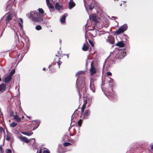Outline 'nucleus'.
Returning a JSON list of instances; mask_svg holds the SVG:
<instances>
[{
	"mask_svg": "<svg viewBox=\"0 0 153 153\" xmlns=\"http://www.w3.org/2000/svg\"><path fill=\"white\" fill-rule=\"evenodd\" d=\"M13 18V15L12 13H7L3 17V18L5 19V21L6 24V26H8L12 29H13L15 32L14 37L16 39H19V35L20 36V32L17 31L16 32L13 28L14 24L11 21Z\"/></svg>",
	"mask_w": 153,
	"mask_h": 153,
	"instance_id": "1",
	"label": "nucleus"
},
{
	"mask_svg": "<svg viewBox=\"0 0 153 153\" xmlns=\"http://www.w3.org/2000/svg\"><path fill=\"white\" fill-rule=\"evenodd\" d=\"M86 31L87 30H86ZM86 34H88V32H87V31H86Z\"/></svg>",
	"mask_w": 153,
	"mask_h": 153,
	"instance_id": "60",
	"label": "nucleus"
},
{
	"mask_svg": "<svg viewBox=\"0 0 153 153\" xmlns=\"http://www.w3.org/2000/svg\"><path fill=\"white\" fill-rule=\"evenodd\" d=\"M43 71H45V68H43Z\"/></svg>",
	"mask_w": 153,
	"mask_h": 153,
	"instance_id": "57",
	"label": "nucleus"
},
{
	"mask_svg": "<svg viewBox=\"0 0 153 153\" xmlns=\"http://www.w3.org/2000/svg\"><path fill=\"white\" fill-rule=\"evenodd\" d=\"M122 5V4H120V6H121Z\"/></svg>",
	"mask_w": 153,
	"mask_h": 153,
	"instance_id": "64",
	"label": "nucleus"
},
{
	"mask_svg": "<svg viewBox=\"0 0 153 153\" xmlns=\"http://www.w3.org/2000/svg\"><path fill=\"white\" fill-rule=\"evenodd\" d=\"M38 128L37 126H35L33 128L32 130L33 131L35 130L36 128Z\"/></svg>",
	"mask_w": 153,
	"mask_h": 153,
	"instance_id": "51",
	"label": "nucleus"
},
{
	"mask_svg": "<svg viewBox=\"0 0 153 153\" xmlns=\"http://www.w3.org/2000/svg\"><path fill=\"white\" fill-rule=\"evenodd\" d=\"M15 69H13L12 71L10 72V74L9 75L10 76H12V75L15 73Z\"/></svg>",
	"mask_w": 153,
	"mask_h": 153,
	"instance_id": "29",
	"label": "nucleus"
},
{
	"mask_svg": "<svg viewBox=\"0 0 153 153\" xmlns=\"http://www.w3.org/2000/svg\"><path fill=\"white\" fill-rule=\"evenodd\" d=\"M151 149L153 150V145H152L151 146Z\"/></svg>",
	"mask_w": 153,
	"mask_h": 153,
	"instance_id": "55",
	"label": "nucleus"
},
{
	"mask_svg": "<svg viewBox=\"0 0 153 153\" xmlns=\"http://www.w3.org/2000/svg\"><path fill=\"white\" fill-rule=\"evenodd\" d=\"M89 9L90 10H92L94 7V6L92 5L91 3H90L89 5Z\"/></svg>",
	"mask_w": 153,
	"mask_h": 153,
	"instance_id": "31",
	"label": "nucleus"
},
{
	"mask_svg": "<svg viewBox=\"0 0 153 153\" xmlns=\"http://www.w3.org/2000/svg\"><path fill=\"white\" fill-rule=\"evenodd\" d=\"M87 102H88L89 101V105L91 104L92 102V100L91 99H89V100L88 99V100H87Z\"/></svg>",
	"mask_w": 153,
	"mask_h": 153,
	"instance_id": "47",
	"label": "nucleus"
},
{
	"mask_svg": "<svg viewBox=\"0 0 153 153\" xmlns=\"http://www.w3.org/2000/svg\"><path fill=\"white\" fill-rule=\"evenodd\" d=\"M125 45V43L123 42H119L115 44L116 46H118L121 48L123 47Z\"/></svg>",
	"mask_w": 153,
	"mask_h": 153,
	"instance_id": "15",
	"label": "nucleus"
},
{
	"mask_svg": "<svg viewBox=\"0 0 153 153\" xmlns=\"http://www.w3.org/2000/svg\"><path fill=\"white\" fill-rule=\"evenodd\" d=\"M56 57H58V59H59V61L57 62V63L58 64V65L59 66V68H60V65L61 64V61L60 60V59H61V58L60 57L61 56V54L58 51V54L56 55Z\"/></svg>",
	"mask_w": 153,
	"mask_h": 153,
	"instance_id": "12",
	"label": "nucleus"
},
{
	"mask_svg": "<svg viewBox=\"0 0 153 153\" xmlns=\"http://www.w3.org/2000/svg\"><path fill=\"white\" fill-rule=\"evenodd\" d=\"M49 8L50 10V12L51 13L53 11L54 7L52 5H49V6L48 7Z\"/></svg>",
	"mask_w": 153,
	"mask_h": 153,
	"instance_id": "24",
	"label": "nucleus"
},
{
	"mask_svg": "<svg viewBox=\"0 0 153 153\" xmlns=\"http://www.w3.org/2000/svg\"><path fill=\"white\" fill-rule=\"evenodd\" d=\"M18 138L21 140L26 143H28L30 142V140H28L27 138L26 137L19 136L18 137Z\"/></svg>",
	"mask_w": 153,
	"mask_h": 153,
	"instance_id": "7",
	"label": "nucleus"
},
{
	"mask_svg": "<svg viewBox=\"0 0 153 153\" xmlns=\"http://www.w3.org/2000/svg\"><path fill=\"white\" fill-rule=\"evenodd\" d=\"M42 149L40 148L39 149V151L38 153H42Z\"/></svg>",
	"mask_w": 153,
	"mask_h": 153,
	"instance_id": "52",
	"label": "nucleus"
},
{
	"mask_svg": "<svg viewBox=\"0 0 153 153\" xmlns=\"http://www.w3.org/2000/svg\"><path fill=\"white\" fill-rule=\"evenodd\" d=\"M10 4H7V6H6V8L7 9H10Z\"/></svg>",
	"mask_w": 153,
	"mask_h": 153,
	"instance_id": "45",
	"label": "nucleus"
},
{
	"mask_svg": "<svg viewBox=\"0 0 153 153\" xmlns=\"http://www.w3.org/2000/svg\"><path fill=\"white\" fill-rule=\"evenodd\" d=\"M30 140V142H31V143H33V144H34L35 142V140L33 138H32L30 140Z\"/></svg>",
	"mask_w": 153,
	"mask_h": 153,
	"instance_id": "34",
	"label": "nucleus"
},
{
	"mask_svg": "<svg viewBox=\"0 0 153 153\" xmlns=\"http://www.w3.org/2000/svg\"><path fill=\"white\" fill-rule=\"evenodd\" d=\"M0 150L1 152H4V150L3 149V148L1 147V146L0 147Z\"/></svg>",
	"mask_w": 153,
	"mask_h": 153,
	"instance_id": "49",
	"label": "nucleus"
},
{
	"mask_svg": "<svg viewBox=\"0 0 153 153\" xmlns=\"http://www.w3.org/2000/svg\"><path fill=\"white\" fill-rule=\"evenodd\" d=\"M52 1V0H46V2L47 5L48 7L49 6V5H52L50 3V1Z\"/></svg>",
	"mask_w": 153,
	"mask_h": 153,
	"instance_id": "32",
	"label": "nucleus"
},
{
	"mask_svg": "<svg viewBox=\"0 0 153 153\" xmlns=\"http://www.w3.org/2000/svg\"><path fill=\"white\" fill-rule=\"evenodd\" d=\"M91 32L89 33L91 34V36L93 37H95L97 35V30L94 28L93 30H91Z\"/></svg>",
	"mask_w": 153,
	"mask_h": 153,
	"instance_id": "8",
	"label": "nucleus"
},
{
	"mask_svg": "<svg viewBox=\"0 0 153 153\" xmlns=\"http://www.w3.org/2000/svg\"><path fill=\"white\" fill-rule=\"evenodd\" d=\"M87 103V102L85 101V102L84 103V104L83 105L82 107L85 108L86 106V104Z\"/></svg>",
	"mask_w": 153,
	"mask_h": 153,
	"instance_id": "50",
	"label": "nucleus"
},
{
	"mask_svg": "<svg viewBox=\"0 0 153 153\" xmlns=\"http://www.w3.org/2000/svg\"><path fill=\"white\" fill-rule=\"evenodd\" d=\"M51 66V65H50L49 66H48V68H50V67Z\"/></svg>",
	"mask_w": 153,
	"mask_h": 153,
	"instance_id": "62",
	"label": "nucleus"
},
{
	"mask_svg": "<svg viewBox=\"0 0 153 153\" xmlns=\"http://www.w3.org/2000/svg\"><path fill=\"white\" fill-rule=\"evenodd\" d=\"M77 90L78 91V92H79V97H80V93H79V90L78 89V88H77Z\"/></svg>",
	"mask_w": 153,
	"mask_h": 153,
	"instance_id": "54",
	"label": "nucleus"
},
{
	"mask_svg": "<svg viewBox=\"0 0 153 153\" xmlns=\"http://www.w3.org/2000/svg\"><path fill=\"white\" fill-rule=\"evenodd\" d=\"M0 131L1 132L5 133V131L3 128L1 127H0Z\"/></svg>",
	"mask_w": 153,
	"mask_h": 153,
	"instance_id": "36",
	"label": "nucleus"
},
{
	"mask_svg": "<svg viewBox=\"0 0 153 153\" xmlns=\"http://www.w3.org/2000/svg\"><path fill=\"white\" fill-rule=\"evenodd\" d=\"M11 150L10 149H8L7 150L6 153H11Z\"/></svg>",
	"mask_w": 153,
	"mask_h": 153,
	"instance_id": "48",
	"label": "nucleus"
},
{
	"mask_svg": "<svg viewBox=\"0 0 153 153\" xmlns=\"http://www.w3.org/2000/svg\"><path fill=\"white\" fill-rule=\"evenodd\" d=\"M14 113V112L13 111H11L10 115V116L11 117H13V116L14 117V116L13 115Z\"/></svg>",
	"mask_w": 153,
	"mask_h": 153,
	"instance_id": "46",
	"label": "nucleus"
},
{
	"mask_svg": "<svg viewBox=\"0 0 153 153\" xmlns=\"http://www.w3.org/2000/svg\"><path fill=\"white\" fill-rule=\"evenodd\" d=\"M35 121H36V124H35V126H37L38 127L39 126L40 122L39 120H35Z\"/></svg>",
	"mask_w": 153,
	"mask_h": 153,
	"instance_id": "25",
	"label": "nucleus"
},
{
	"mask_svg": "<svg viewBox=\"0 0 153 153\" xmlns=\"http://www.w3.org/2000/svg\"><path fill=\"white\" fill-rule=\"evenodd\" d=\"M20 20L22 24L23 23V20L22 18H20Z\"/></svg>",
	"mask_w": 153,
	"mask_h": 153,
	"instance_id": "53",
	"label": "nucleus"
},
{
	"mask_svg": "<svg viewBox=\"0 0 153 153\" xmlns=\"http://www.w3.org/2000/svg\"><path fill=\"white\" fill-rule=\"evenodd\" d=\"M78 78H77V80H76V88H77L78 87V86L77 85V81L78 80Z\"/></svg>",
	"mask_w": 153,
	"mask_h": 153,
	"instance_id": "56",
	"label": "nucleus"
},
{
	"mask_svg": "<svg viewBox=\"0 0 153 153\" xmlns=\"http://www.w3.org/2000/svg\"><path fill=\"white\" fill-rule=\"evenodd\" d=\"M106 75L107 76H111L112 75L111 73L110 72H108L106 73Z\"/></svg>",
	"mask_w": 153,
	"mask_h": 153,
	"instance_id": "38",
	"label": "nucleus"
},
{
	"mask_svg": "<svg viewBox=\"0 0 153 153\" xmlns=\"http://www.w3.org/2000/svg\"><path fill=\"white\" fill-rule=\"evenodd\" d=\"M89 42L90 44L91 45V46L92 47H93L94 46V44L93 43V42L92 41H91L89 40Z\"/></svg>",
	"mask_w": 153,
	"mask_h": 153,
	"instance_id": "37",
	"label": "nucleus"
},
{
	"mask_svg": "<svg viewBox=\"0 0 153 153\" xmlns=\"http://www.w3.org/2000/svg\"><path fill=\"white\" fill-rule=\"evenodd\" d=\"M85 71H80L78 72L76 74V76L77 77L79 75L83 74H85Z\"/></svg>",
	"mask_w": 153,
	"mask_h": 153,
	"instance_id": "22",
	"label": "nucleus"
},
{
	"mask_svg": "<svg viewBox=\"0 0 153 153\" xmlns=\"http://www.w3.org/2000/svg\"><path fill=\"white\" fill-rule=\"evenodd\" d=\"M36 29L38 30H39L42 29V27L40 25H37L36 27Z\"/></svg>",
	"mask_w": 153,
	"mask_h": 153,
	"instance_id": "27",
	"label": "nucleus"
},
{
	"mask_svg": "<svg viewBox=\"0 0 153 153\" xmlns=\"http://www.w3.org/2000/svg\"><path fill=\"white\" fill-rule=\"evenodd\" d=\"M21 133L22 134L27 136H30L31 135H32L33 133V132L31 131H30V132H24L22 131L21 132Z\"/></svg>",
	"mask_w": 153,
	"mask_h": 153,
	"instance_id": "20",
	"label": "nucleus"
},
{
	"mask_svg": "<svg viewBox=\"0 0 153 153\" xmlns=\"http://www.w3.org/2000/svg\"><path fill=\"white\" fill-rule=\"evenodd\" d=\"M90 88L91 90L93 92H95V88L94 84L92 83L91 80L90 84Z\"/></svg>",
	"mask_w": 153,
	"mask_h": 153,
	"instance_id": "16",
	"label": "nucleus"
},
{
	"mask_svg": "<svg viewBox=\"0 0 153 153\" xmlns=\"http://www.w3.org/2000/svg\"><path fill=\"white\" fill-rule=\"evenodd\" d=\"M66 55H67V56L68 57V58H69V55L67 54Z\"/></svg>",
	"mask_w": 153,
	"mask_h": 153,
	"instance_id": "58",
	"label": "nucleus"
},
{
	"mask_svg": "<svg viewBox=\"0 0 153 153\" xmlns=\"http://www.w3.org/2000/svg\"><path fill=\"white\" fill-rule=\"evenodd\" d=\"M94 64V62L93 61H92V62H91V68L90 69V71L91 72V75H93L95 74L96 72L95 68L93 65Z\"/></svg>",
	"mask_w": 153,
	"mask_h": 153,
	"instance_id": "6",
	"label": "nucleus"
},
{
	"mask_svg": "<svg viewBox=\"0 0 153 153\" xmlns=\"http://www.w3.org/2000/svg\"><path fill=\"white\" fill-rule=\"evenodd\" d=\"M109 78L110 79V80L108 81V83H109L113 84L114 82V80L113 79L109 77Z\"/></svg>",
	"mask_w": 153,
	"mask_h": 153,
	"instance_id": "26",
	"label": "nucleus"
},
{
	"mask_svg": "<svg viewBox=\"0 0 153 153\" xmlns=\"http://www.w3.org/2000/svg\"><path fill=\"white\" fill-rule=\"evenodd\" d=\"M43 153H50L49 150H45L43 151Z\"/></svg>",
	"mask_w": 153,
	"mask_h": 153,
	"instance_id": "44",
	"label": "nucleus"
},
{
	"mask_svg": "<svg viewBox=\"0 0 153 153\" xmlns=\"http://www.w3.org/2000/svg\"><path fill=\"white\" fill-rule=\"evenodd\" d=\"M22 23H20V22L19 23V25L21 27V30H22V29H23L22 27Z\"/></svg>",
	"mask_w": 153,
	"mask_h": 153,
	"instance_id": "40",
	"label": "nucleus"
},
{
	"mask_svg": "<svg viewBox=\"0 0 153 153\" xmlns=\"http://www.w3.org/2000/svg\"><path fill=\"white\" fill-rule=\"evenodd\" d=\"M128 28V25L126 24H124L121 26L119 29L116 31V33L117 34H120L126 31Z\"/></svg>",
	"mask_w": 153,
	"mask_h": 153,
	"instance_id": "4",
	"label": "nucleus"
},
{
	"mask_svg": "<svg viewBox=\"0 0 153 153\" xmlns=\"http://www.w3.org/2000/svg\"><path fill=\"white\" fill-rule=\"evenodd\" d=\"M82 123V120L80 119L78 122V124L79 126H81Z\"/></svg>",
	"mask_w": 153,
	"mask_h": 153,
	"instance_id": "39",
	"label": "nucleus"
},
{
	"mask_svg": "<svg viewBox=\"0 0 153 153\" xmlns=\"http://www.w3.org/2000/svg\"><path fill=\"white\" fill-rule=\"evenodd\" d=\"M71 144L68 142L65 143H64V145L65 146H67L71 145Z\"/></svg>",
	"mask_w": 153,
	"mask_h": 153,
	"instance_id": "33",
	"label": "nucleus"
},
{
	"mask_svg": "<svg viewBox=\"0 0 153 153\" xmlns=\"http://www.w3.org/2000/svg\"><path fill=\"white\" fill-rule=\"evenodd\" d=\"M6 88V85L3 83L0 85V93L3 92L5 90Z\"/></svg>",
	"mask_w": 153,
	"mask_h": 153,
	"instance_id": "11",
	"label": "nucleus"
},
{
	"mask_svg": "<svg viewBox=\"0 0 153 153\" xmlns=\"http://www.w3.org/2000/svg\"><path fill=\"white\" fill-rule=\"evenodd\" d=\"M17 125V124L16 123L14 122H13L10 124V126L11 127L14 128Z\"/></svg>",
	"mask_w": 153,
	"mask_h": 153,
	"instance_id": "23",
	"label": "nucleus"
},
{
	"mask_svg": "<svg viewBox=\"0 0 153 153\" xmlns=\"http://www.w3.org/2000/svg\"><path fill=\"white\" fill-rule=\"evenodd\" d=\"M62 6L60 5L58 3L56 2L55 4V8L56 10H59L61 8Z\"/></svg>",
	"mask_w": 153,
	"mask_h": 153,
	"instance_id": "21",
	"label": "nucleus"
},
{
	"mask_svg": "<svg viewBox=\"0 0 153 153\" xmlns=\"http://www.w3.org/2000/svg\"><path fill=\"white\" fill-rule=\"evenodd\" d=\"M29 17L34 22H40L43 20V16L38 12H30Z\"/></svg>",
	"mask_w": 153,
	"mask_h": 153,
	"instance_id": "2",
	"label": "nucleus"
},
{
	"mask_svg": "<svg viewBox=\"0 0 153 153\" xmlns=\"http://www.w3.org/2000/svg\"><path fill=\"white\" fill-rule=\"evenodd\" d=\"M91 19L95 23H96L97 22V20L96 17L95 16H93Z\"/></svg>",
	"mask_w": 153,
	"mask_h": 153,
	"instance_id": "28",
	"label": "nucleus"
},
{
	"mask_svg": "<svg viewBox=\"0 0 153 153\" xmlns=\"http://www.w3.org/2000/svg\"><path fill=\"white\" fill-rule=\"evenodd\" d=\"M39 12L42 14H43L44 13V10L42 8L39 9Z\"/></svg>",
	"mask_w": 153,
	"mask_h": 153,
	"instance_id": "35",
	"label": "nucleus"
},
{
	"mask_svg": "<svg viewBox=\"0 0 153 153\" xmlns=\"http://www.w3.org/2000/svg\"><path fill=\"white\" fill-rule=\"evenodd\" d=\"M126 56V52L124 49L118 52L116 56V59H121L123 58Z\"/></svg>",
	"mask_w": 153,
	"mask_h": 153,
	"instance_id": "5",
	"label": "nucleus"
},
{
	"mask_svg": "<svg viewBox=\"0 0 153 153\" xmlns=\"http://www.w3.org/2000/svg\"><path fill=\"white\" fill-rule=\"evenodd\" d=\"M90 111L89 109L86 110L85 111L84 115V118H87L88 116L90 115Z\"/></svg>",
	"mask_w": 153,
	"mask_h": 153,
	"instance_id": "10",
	"label": "nucleus"
},
{
	"mask_svg": "<svg viewBox=\"0 0 153 153\" xmlns=\"http://www.w3.org/2000/svg\"><path fill=\"white\" fill-rule=\"evenodd\" d=\"M61 41H62L61 40V39H60L59 40V42H60V43H61Z\"/></svg>",
	"mask_w": 153,
	"mask_h": 153,
	"instance_id": "59",
	"label": "nucleus"
},
{
	"mask_svg": "<svg viewBox=\"0 0 153 153\" xmlns=\"http://www.w3.org/2000/svg\"><path fill=\"white\" fill-rule=\"evenodd\" d=\"M14 119L16 120L18 122H20L21 121L22 118L19 117L16 114L14 116Z\"/></svg>",
	"mask_w": 153,
	"mask_h": 153,
	"instance_id": "18",
	"label": "nucleus"
},
{
	"mask_svg": "<svg viewBox=\"0 0 153 153\" xmlns=\"http://www.w3.org/2000/svg\"><path fill=\"white\" fill-rule=\"evenodd\" d=\"M112 17L114 18L115 19V18H116V17H114V16H112Z\"/></svg>",
	"mask_w": 153,
	"mask_h": 153,
	"instance_id": "61",
	"label": "nucleus"
},
{
	"mask_svg": "<svg viewBox=\"0 0 153 153\" xmlns=\"http://www.w3.org/2000/svg\"><path fill=\"white\" fill-rule=\"evenodd\" d=\"M10 137L8 135L7 136V137L6 138V140L7 141L10 140Z\"/></svg>",
	"mask_w": 153,
	"mask_h": 153,
	"instance_id": "43",
	"label": "nucleus"
},
{
	"mask_svg": "<svg viewBox=\"0 0 153 153\" xmlns=\"http://www.w3.org/2000/svg\"><path fill=\"white\" fill-rule=\"evenodd\" d=\"M105 42L108 44L113 45L114 43V37L111 35H108L105 38Z\"/></svg>",
	"mask_w": 153,
	"mask_h": 153,
	"instance_id": "3",
	"label": "nucleus"
},
{
	"mask_svg": "<svg viewBox=\"0 0 153 153\" xmlns=\"http://www.w3.org/2000/svg\"><path fill=\"white\" fill-rule=\"evenodd\" d=\"M88 45V44L87 42H86V43H85L84 44L82 48V50L83 51H86L88 50V49L89 48Z\"/></svg>",
	"mask_w": 153,
	"mask_h": 153,
	"instance_id": "14",
	"label": "nucleus"
},
{
	"mask_svg": "<svg viewBox=\"0 0 153 153\" xmlns=\"http://www.w3.org/2000/svg\"><path fill=\"white\" fill-rule=\"evenodd\" d=\"M75 5V4L73 0H70L69 4V9H71Z\"/></svg>",
	"mask_w": 153,
	"mask_h": 153,
	"instance_id": "9",
	"label": "nucleus"
},
{
	"mask_svg": "<svg viewBox=\"0 0 153 153\" xmlns=\"http://www.w3.org/2000/svg\"><path fill=\"white\" fill-rule=\"evenodd\" d=\"M90 59H89L88 58L86 60V64L85 66L86 67L87 66L88 64V63L91 62L90 61Z\"/></svg>",
	"mask_w": 153,
	"mask_h": 153,
	"instance_id": "30",
	"label": "nucleus"
},
{
	"mask_svg": "<svg viewBox=\"0 0 153 153\" xmlns=\"http://www.w3.org/2000/svg\"><path fill=\"white\" fill-rule=\"evenodd\" d=\"M67 16V14L65 13L62 16L60 20L61 23H63L65 22L66 17Z\"/></svg>",
	"mask_w": 153,
	"mask_h": 153,
	"instance_id": "13",
	"label": "nucleus"
},
{
	"mask_svg": "<svg viewBox=\"0 0 153 153\" xmlns=\"http://www.w3.org/2000/svg\"><path fill=\"white\" fill-rule=\"evenodd\" d=\"M102 22L105 27H107L109 25L108 20L106 19H104Z\"/></svg>",
	"mask_w": 153,
	"mask_h": 153,
	"instance_id": "17",
	"label": "nucleus"
},
{
	"mask_svg": "<svg viewBox=\"0 0 153 153\" xmlns=\"http://www.w3.org/2000/svg\"><path fill=\"white\" fill-rule=\"evenodd\" d=\"M12 79V77L10 76L9 75L6 76L4 78V81L6 82H9Z\"/></svg>",
	"mask_w": 153,
	"mask_h": 153,
	"instance_id": "19",
	"label": "nucleus"
},
{
	"mask_svg": "<svg viewBox=\"0 0 153 153\" xmlns=\"http://www.w3.org/2000/svg\"><path fill=\"white\" fill-rule=\"evenodd\" d=\"M109 87H111V90L112 91H113L112 88H113V84L112 83H109Z\"/></svg>",
	"mask_w": 153,
	"mask_h": 153,
	"instance_id": "41",
	"label": "nucleus"
},
{
	"mask_svg": "<svg viewBox=\"0 0 153 153\" xmlns=\"http://www.w3.org/2000/svg\"><path fill=\"white\" fill-rule=\"evenodd\" d=\"M85 108L82 107L81 108V113L82 114L84 112V109H85Z\"/></svg>",
	"mask_w": 153,
	"mask_h": 153,
	"instance_id": "42",
	"label": "nucleus"
},
{
	"mask_svg": "<svg viewBox=\"0 0 153 153\" xmlns=\"http://www.w3.org/2000/svg\"><path fill=\"white\" fill-rule=\"evenodd\" d=\"M56 59H57V58H55V60H56Z\"/></svg>",
	"mask_w": 153,
	"mask_h": 153,
	"instance_id": "63",
	"label": "nucleus"
}]
</instances>
